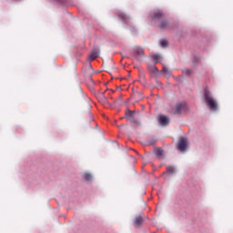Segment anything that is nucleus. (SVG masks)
Returning <instances> with one entry per match:
<instances>
[{
  "label": "nucleus",
  "mask_w": 233,
  "mask_h": 233,
  "mask_svg": "<svg viewBox=\"0 0 233 233\" xmlns=\"http://www.w3.org/2000/svg\"><path fill=\"white\" fill-rule=\"evenodd\" d=\"M204 97L207 103V106L210 110H218V102L212 96V94L209 92L208 89H205L204 91Z\"/></svg>",
  "instance_id": "nucleus-1"
},
{
  "label": "nucleus",
  "mask_w": 233,
  "mask_h": 233,
  "mask_svg": "<svg viewBox=\"0 0 233 233\" xmlns=\"http://www.w3.org/2000/svg\"><path fill=\"white\" fill-rule=\"evenodd\" d=\"M134 57L137 59L138 61H142V59H145V51L141 47H137L134 49Z\"/></svg>",
  "instance_id": "nucleus-2"
},
{
  "label": "nucleus",
  "mask_w": 233,
  "mask_h": 233,
  "mask_svg": "<svg viewBox=\"0 0 233 233\" xmlns=\"http://www.w3.org/2000/svg\"><path fill=\"white\" fill-rule=\"evenodd\" d=\"M187 147H188V140L185 137L180 138L177 145L178 150L180 152H185V150H187Z\"/></svg>",
  "instance_id": "nucleus-3"
},
{
  "label": "nucleus",
  "mask_w": 233,
  "mask_h": 233,
  "mask_svg": "<svg viewBox=\"0 0 233 233\" xmlns=\"http://www.w3.org/2000/svg\"><path fill=\"white\" fill-rule=\"evenodd\" d=\"M158 123L162 125V127H167L170 123V119H168V116L160 115L158 117Z\"/></svg>",
  "instance_id": "nucleus-4"
},
{
  "label": "nucleus",
  "mask_w": 233,
  "mask_h": 233,
  "mask_svg": "<svg viewBox=\"0 0 233 233\" xmlns=\"http://www.w3.org/2000/svg\"><path fill=\"white\" fill-rule=\"evenodd\" d=\"M183 110H187V104L179 103L176 106L174 114H180Z\"/></svg>",
  "instance_id": "nucleus-5"
},
{
  "label": "nucleus",
  "mask_w": 233,
  "mask_h": 233,
  "mask_svg": "<svg viewBox=\"0 0 233 233\" xmlns=\"http://www.w3.org/2000/svg\"><path fill=\"white\" fill-rule=\"evenodd\" d=\"M99 57V49H94L88 56V61H96Z\"/></svg>",
  "instance_id": "nucleus-6"
},
{
  "label": "nucleus",
  "mask_w": 233,
  "mask_h": 233,
  "mask_svg": "<svg viewBox=\"0 0 233 233\" xmlns=\"http://www.w3.org/2000/svg\"><path fill=\"white\" fill-rule=\"evenodd\" d=\"M152 19H163L165 17V15L163 14L162 11H155L151 15Z\"/></svg>",
  "instance_id": "nucleus-7"
},
{
  "label": "nucleus",
  "mask_w": 233,
  "mask_h": 233,
  "mask_svg": "<svg viewBox=\"0 0 233 233\" xmlns=\"http://www.w3.org/2000/svg\"><path fill=\"white\" fill-rule=\"evenodd\" d=\"M159 28H162V30H167L170 28V23L168 22V20L167 19L162 20L159 25Z\"/></svg>",
  "instance_id": "nucleus-8"
},
{
  "label": "nucleus",
  "mask_w": 233,
  "mask_h": 233,
  "mask_svg": "<svg viewBox=\"0 0 233 233\" xmlns=\"http://www.w3.org/2000/svg\"><path fill=\"white\" fill-rule=\"evenodd\" d=\"M134 225L135 227H140L143 225V218L141 216L137 217Z\"/></svg>",
  "instance_id": "nucleus-9"
},
{
  "label": "nucleus",
  "mask_w": 233,
  "mask_h": 233,
  "mask_svg": "<svg viewBox=\"0 0 233 233\" xmlns=\"http://www.w3.org/2000/svg\"><path fill=\"white\" fill-rule=\"evenodd\" d=\"M155 154H156L157 157H158V159H163V156H164L163 149H161V148L156 149Z\"/></svg>",
  "instance_id": "nucleus-10"
},
{
  "label": "nucleus",
  "mask_w": 233,
  "mask_h": 233,
  "mask_svg": "<svg viewBox=\"0 0 233 233\" xmlns=\"http://www.w3.org/2000/svg\"><path fill=\"white\" fill-rule=\"evenodd\" d=\"M119 19H121V21H124L125 23H127V21H128V16L127 15H125L124 13H120L118 15Z\"/></svg>",
  "instance_id": "nucleus-11"
},
{
  "label": "nucleus",
  "mask_w": 233,
  "mask_h": 233,
  "mask_svg": "<svg viewBox=\"0 0 233 233\" xmlns=\"http://www.w3.org/2000/svg\"><path fill=\"white\" fill-rule=\"evenodd\" d=\"M151 59H153L155 61V63H159V61H161V56L157 55V54L152 55Z\"/></svg>",
  "instance_id": "nucleus-12"
},
{
  "label": "nucleus",
  "mask_w": 233,
  "mask_h": 233,
  "mask_svg": "<svg viewBox=\"0 0 233 233\" xmlns=\"http://www.w3.org/2000/svg\"><path fill=\"white\" fill-rule=\"evenodd\" d=\"M84 179H86V181H92V175H90L89 173H86L83 175Z\"/></svg>",
  "instance_id": "nucleus-13"
},
{
  "label": "nucleus",
  "mask_w": 233,
  "mask_h": 233,
  "mask_svg": "<svg viewBox=\"0 0 233 233\" xmlns=\"http://www.w3.org/2000/svg\"><path fill=\"white\" fill-rule=\"evenodd\" d=\"M160 45L163 48H166V46H168V41L163 39L160 41Z\"/></svg>",
  "instance_id": "nucleus-14"
},
{
  "label": "nucleus",
  "mask_w": 233,
  "mask_h": 233,
  "mask_svg": "<svg viewBox=\"0 0 233 233\" xmlns=\"http://www.w3.org/2000/svg\"><path fill=\"white\" fill-rule=\"evenodd\" d=\"M149 72H152L153 74H156L157 72H158L157 67L156 66H151L149 67Z\"/></svg>",
  "instance_id": "nucleus-15"
},
{
  "label": "nucleus",
  "mask_w": 233,
  "mask_h": 233,
  "mask_svg": "<svg viewBox=\"0 0 233 233\" xmlns=\"http://www.w3.org/2000/svg\"><path fill=\"white\" fill-rule=\"evenodd\" d=\"M101 103L103 105H108V99L105 97V95H102Z\"/></svg>",
  "instance_id": "nucleus-16"
},
{
  "label": "nucleus",
  "mask_w": 233,
  "mask_h": 233,
  "mask_svg": "<svg viewBox=\"0 0 233 233\" xmlns=\"http://www.w3.org/2000/svg\"><path fill=\"white\" fill-rule=\"evenodd\" d=\"M167 170L169 174H174V167H167Z\"/></svg>",
  "instance_id": "nucleus-17"
},
{
  "label": "nucleus",
  "mask_w": 233,
  "mask_h": 233,
  "mask_svg": "<svg viewBox=\"0 0 233 233\" xmlns=\"http://www.w3.org/2000/svg\"><path fill=\"white\" fill-rule=\"evenodd\" d=\"M184 73H186L187 76H190V74H192V71L189 69H186Z\"/></svg>",
  "instance_id": "nucleus-18"
},
{
  "label": "nucleus",
  "mask_w": 233,
  "mask_h": 233,
  "mask_svg": "<svg viewBox=\"0 0 233 233\" xmlns=\"http://www.w3.org/2000/svg\"><path fill=\"white\" fill-rule=\"evenodd\" d=\"M126 116L128 119H130V117H132V112L128 111L127 113H126Z\"/></svg>",
  "instance_id": "nucleus-19"
},
{
  "label": "nucleus",
  "mask_w": 233,
  "mask_h": 233,
  "mask_svg": "<svg viewBox=\"0 0 233 233\" xmlns=\"http://www.w3.org/2000/svg\"><path fill=\"white\" fill-rule=\"evenodd\" d=\"M162 72L167 73V72H168V69L163 68Z\"/></svg>",
  "instance_id": "nucleus-20"
},
{
  "label": "nucleus",
  "mask_w": 233,
  "mask_h": 233,
  "mask_svg": "<svg viewBox=\"0 0 233 233\" xmlns=\"http://www.w3.org/2000/svg\"><path fill=\"white\" fill-rule=\"evenodd\" d=\"M88 79H92V76H88Z\"/></svg>",
  "instance_id": "nucleus-21"
}]
</instances>
